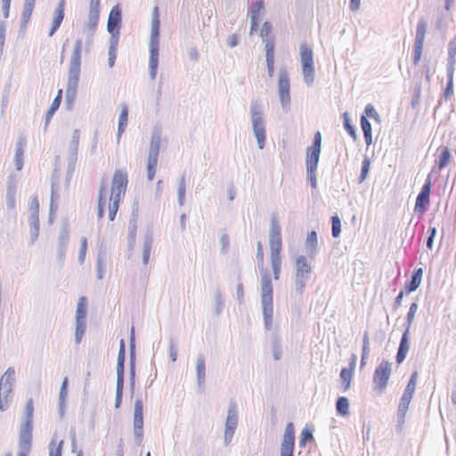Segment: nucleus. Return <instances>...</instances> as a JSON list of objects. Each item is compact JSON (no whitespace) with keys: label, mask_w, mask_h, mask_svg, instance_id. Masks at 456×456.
Instances as JSON below:
<instances>
[{"label":"nucleus","mask_w":456,"mask_h":456,"mask_svg":"<svg viewBox=\"0 0 456 456\" xmlns=\"http://www.w3.org/2000/svg\"><path fill=\"white\" fill-rule=\"evenodd\" d=\"M83 41L81 38L76 39L69 62L68 82L66 87V102L72 105L77 95L78 87L81 59H82Z\"/></svg>","instance_id":"1"},{"label":"nucleus","mask_w":456,"mask_h":456,"mask_svg":"<svg viewBox=\"0 0 456 456\" xmlns=\"http://www.w3.org/2000/svg\"><path fill=\"white\" fill-rule=\"evenodd\" d=\"M159 7L155 6L152 11V19L151 24V37L149 42V75L151 79L154 80L158 73L159 55Z\"/></svg>","instance_id":"2"},{"label":"nucleus","mask_w":456,"mask_h":456,"mask_svg":"<svg viewBox=\"0 0 456 456\" xmlns=\"http://www.w3.org/2000/svg\"><path fill=\"white\" fill-rule=\"evenodd\" d=\"M261 304L264 319V325L266 330L273 328V285L271 276L266 270L261 272Z\"/></svg>","instance_id":"3"},{"label":"nucleus","mask_w":456,"mask_h":456,"mask_svg":"<svg viewBox=\"0 0 456 456\" xmlns=\"http://www.w3.org/2000/svg\"><path fill=\"white\" fill-rule=\"evenodd\" d=\"M33 411V400L30 398L27 401L25 405L24 422L20 426L19 434L20 452L17 456H28L31 450Z\"/></svg>","instance_id":"4"},{"label":"nucleus","mask_w":456,"mask_h":456,"mask_svg":"<svg viewBox=\"0 0 456 456\" xmlns=\"http://www.w3.org/2000/svg\"><path fill=\"white\" fill-rule=\"evenodd\" d=\"M128 183L127 174L121 170H116L111 183V192L109 204V219L113 221L116 217L118 204L122 196L125 195Z\"/></svg>","instance_id":"5"},{"label":"nucleus","mask_w":456,"mask_h":456,"mask_svg":"<svg viewBox=\"0 0 456 456\" xmlns=\"http://www.w3.org/2000/svg\"><path fill=\"white\" fill-rule=\"evenodd\" d=\"M249 116L252 131L256 139L257 146L260 150H263L266 141V124L262 106L258 102H251Z\"/></svg>","instance_id":"6"},{"label":"nucleus","mask_w":456,"mask_h":456,"mask_svg":"<svg viewBox=\"0 0 456 456\" xmlns=\"http://www.w3.org/2000/svg\"><path fill=\"white\" fill-rule=\"evenodd\" d=\"M312 266L305 256H299L295 261V292L302 295L311 279Z\"/></svg>","instance_id":"7"},{"label":"nucleus","mask_w":456,"mask_h":456,"mask_svg":"<svg viewBox=\"0 0 456 456\" xmlns=\"http://www.w3.org/2000/svg\"><path fill=\"white\" fill-rule=\"evenodd\" d=\"M417 310H418V304L412 303L411 305L409 312L407 314L406 329L401 338L399 348H398V351L396 354V362L398 364L402 363L404 361V359L407 355V353L410 349V345H409L410 329H411V323L414 320Z\"/></svg>","instance_id":"8"},{"label":"nucleus","mask_w":456,"mask_h":456,"mask_svg":"<svg viewBox=\"0 0 456 456\" xmlns=\"http://www.w3.org/2000/svg\"><path fill=\"white\" fill-rule=\"evenodd\" d=\"M278 96L283 111H289L290 108V80L285 68L280 69L278 78Z\"/></svg>","instance_id":"9"},{"label":"nucleus","mask_w":456,"mask_h":456,"mask_svg":"<svg viewBox=\"0 0 456 456\" xmlns=\"http://www.w3.org/2000/svg\"><path fill=\"white\" fill-rule=\"evenodd\" d=\"M238 424L239 413L237 403L230 402L224 424V442L225 445H229L232 443Z\"/></svg>","instance_id":"10"},{"label":"nucleus","mask_w":456,"mask_h":456,"mask_svg":"<svg viewBox=\"0 0 456 456\" xmlns=\"http://www.w3.org/2000/svg\"><path fill=\"white\" fill-rule=\"evenodd\" d=\"M75 319V343L78 345L81 343L86 329V298L85 297L78 299Z\"/></svg>","instance_id":"11"},{"label":"nucleus","mask_w":456,"mask_h":456,"mask_svg":"<svg viewBox=\"0 0 456 456\" xmlns=\"http://www.w3.org/2000/svg\"><path fill=\"white\" fill-rule=\"evenodd\" d=\"M134 436L137 445H141L143 440V402L138 397L134 408Z\"/></svg>","instance_id":"12"},{"label":"nucleus","mask_w":456,"mask_h":456,"mask_svg":"<svg viewBox=\"0 0 456 456\" xmlns=\"http://www.w3.org/2000/svg\"><path fill=\"white\" fill-rule=\"evenodd\" d=\"M269 245L271 257L281 256V226L277 217L272 216L269 228Z\"/></svg>","instance_id":"13"},{"label":"nucleus","mask_w":456,"mask_h":456,"mask_svg":"<svg viewBox=\"0 0 456 456\" xmlns=\"http://www.w3.org/2000/svg\"><path fill=\"white\" fill-rule=\"evenodd\" d=\"M391 363L383 360L376 368L373 374L375 389H379L380 392H383L387 388L391 376Z\"/></svg>","instance_id":"14"},{"label":"nucleus","mask_w":456,"mask_h":456,"mask_svg":"<svg viewBox=\"0 0 456 456\" xmlns=\"http://www.w3.org/2000/svg\"><path fill=\"white\" fill-rule=\"evenodd\" d=\"M295 444V431L292 422L286 425L281 445V456H293Z\"/></svg>","instance_id":"15"},{"label":"nucleus","mask_w":456,"mask_h":456,"mask_svg":"<svg viewBox=\"0 0 456 456\" xmlns=\"http://www.w3.org/2000/svg\"><path fill=\"white\" fill-rule=\"evenodd\" d=\"M79 139H80V131L78 129H75L72 133V137L69 143V148H68L67 159H68L69 172H73L76 167V162L77 160Z\"/></svg>","instance_id":"16"},{"label":"nucleus","mask_w":456,"mask_h":456,"mask_svg":"<svg viewBox=\"0 0 456 456\" xmlns=\"http://www.w3.org/2000/svg\"><path fill=\"white\" fill-rule=\"evenodd\" d=\"M99 18L100 12L89 11L88 20L84 26V30L87 33L86 41L85 43V51L86 53L90 51V47L93 43V37L99 22Z\"/></svg>","instance_id":"17"},{"label":"nucleus","mask_w":456,"mask_h":456,"mask_svg":"<svg viewBox=\"0 0 456 456\" xmlns=\"http://www.w3.org/2000/svg\"><path fill=\"white\" fill-rule=\"evenodd\" d=\"M121 20V8L118 4H116L110 10L107 22V30L111 36H119Z\"/></svg>","instance_id":"18"},{"label":"nucleus","mask_w":456,"mask_h":456,"mask_svg":"<svg viewBox=\"0 0 456 456\" xmlns=\"http://www.w3.org/2000/svg\"><path fill=\"white\" fill-rule=\"evenodd\" d=\"M161 141H162L161 129L155 127L151 133L148 159H159Z\"/></svg>","instance_id":"19"},{"label":"nucleus","mask_w":456,"mask_h":456,"mask_svg":"<svg viewBox=\"0 0 456 456\" xmlns=\"http://www.w3.org/2000/svg\"><path fill=\"white\" fill-rule=\"evenodd\" d=\"M135 379V343H134V329H131L130 336V387L132 392L134 389Z\"/></svg>","instance_id":"20"},{"label":"nucleus","mask_w":456,"mask_h":456,"mask_svg":"<svg viewBox=\"0 0 456 456\" xmlns=\"http://www.w3.org/2000/svg\"><path fill=\"white\" fill-rule=\"evenodd\" d=\"M356 355L353 354L352 362H350L349 368H343L340 371V379L342 380V388L344 392H346L351 384L353 373L355 367Z\"/></svg>","instance_id":"21"},{"label":"nucleus","mask_w":456,"mask_h":456,"mask_svg":"<svg viewBox=\"0 0 456 456\" xmlns=\"http://www.w3.org/2000/svg\"><path fill=\"white\" fill-rule=\"evenodd\" d=\"M320 155H321L320 151L307 149L306 159H305V166H306L307 173H312L313 171H317Z\"/></svg>","instance_id":"22"},{"label":"nucleus","mask_w":456,"mask_h":456,"mask_svg":"<svg viewBox=\"0 0 456 456\" xmlns=\"http://www.w3.org/2000/svg\"><path fill=\"white\" fill-rule=\"evenodd\" d=\"M69 243V233L66 230L60 232L58 237V261L62 264L65 259L66 250Z\"/></svg>","instance_id":"23"},{"label":"nucleus","mask_w":456,"mask_h":456,"mask_svg":"<svg viewBox=\"0 0 456 456\" xmlns=\"http://www.w3.org/2000/svg\"><path fill=\"white\" fill-rule=\"evenodd\" d=\"M25 146V137L20 136L16 142V151L14 156L15 167L18 171L21 170L23 167V154Z\"/></svg>","instance_id":"24"},{"label":"nucleus","mask_w":456,"mask_h":456,"mask_svg":"<svg viewBox=\"0 0 456 456\" xmlns=\"http://www.w3.org/2000/svg\"><path fill=\"white\" fill-rule=\"evenodd\" d=\"M299 50L302 67L314 66L313 50L305 43L300 45Z\"/></svg>","instance_id":"25"},{"label":"nucleus","mask_w":456,"mask_h":456,"mask_svg":"<svg viewBox=\"0 0 456 456\" xmlns=\"http://www.w3.org/2000/svg\"><path fill=\"white\" fill-rule=\"evenodd\" d=\"M196 374L198 387H203L206 381V364L203 355H198L196 362Z\"/></svg>","instance_id":"26"},{"label":"nucleus","mask_w":456,"mask_h":456,"mask_svg":"<svg viewBox=\"0 0 456 456\" xmlns=\"http://www.w3.org/2000/svg\"><path fill=\"white\" fill-rule=\"evenodd\" d=\"M318 236L315 231H312L308 233L305 248L308 256L314 257L317 253Z\"/></svg>","instance_id":"27"},{"label":"nucleus","mask_w":456,"mask_h":456,"mask_svg":"<svg viewBox=\"0 0 456 456\" xmlns=\"http://www.w3.org/2000/svg\"><path fill=\"white\" fill-rule=\"evenodd\" d=\"M153 243V235L151 232H147L144 235L142 245V264L148 265L151 256V250Z\"/></svg>","instance_id":"28"},{"label":"nucleus","mask_w":456,"mask_h":456,"mask_svg":"<svg viewBox=\"0 0 456 456\" xmlns=\"http://www.w3.org/2000/svg\"><path fill=\"white\" fill-rule=\"evenodd\" d=\"M422 268L416 269L413 272L410 282L405 287L407 293L413 292L419 287L422 280Z\"/></svg>","instance_id":"29"},{"label":"nucleus","mask_w":456,"mask_h":456,"mask_svg":"<svg viewBox=\"0 0 456 456\" xmlns=\"http://www.w3.org/2000/svg\"><path fill=\"white\" fill-rule=\"evenodd\" d=\"M127 120H128V109L126 106H123L120 115H119V118H118V133H117L118 142H119L122 134L125 132V129L127 126Z\"/></svg>","instance_id":"30"},{"label":"nucleus","mask_w":456,"mask_h":456,"mask_svg":"<svg viewBox=\"0 0 456 456\" xmlns=\"http://www.w3.org/2000/svg\"><path fill=\"white\" fill-rule=\"evenodd\" d=\"M28 223H29V226H30L31 242L34 243L38 239V235H39L38 215H35V214L30 215Z\"/></svg>","instance_id":"31"},{"label":"nucleus","mask_w":456,"mask_h":456,"mask_svg":"<svg viewBox=\"0 0 456 456\" xmlns=\"http://www.w3.org/2000/svg\"><path fill=\"white\" fill-rule=\"evenodd\" d=\"M412 397H413L412 395L403 394V396L401 398V401H400V403L398 406V411H397V415L400 419H402V420L404 419V417L406 415V412L408 411V408H409V405H410V403H411Z\"/></svg>","instance_id":"32"},{"label":"nucleus","mask_w":456,"mask_h":456,"mask_svg":"<svg viewBox=\"0 0 456 456\" xmlns=\"http://www.w3.org/2000/svg\"><path fill=\"white\" fill-rule=\"evenodd\" d=\"M361 126L365 139V142L369 146L372 143L371 125L365 116H362L361 118Z\"/></svg>","instance_id":"33"},{"label":"nucleus","mask_w":456,"mask_h":456,"mask_svg":"<svg viewBox=\"0 0 456 456\" xmlns=\"http://www.w3.org/2000/svg\"><path fill=\"white\" fill-rule=\"evenodd\" d=\"M12 391L11 386H0V411H4L8 408V398Z\"/></svg>","instance_id":"34"},{"label":"nucleus","mask_w":456,"mask_h":456,"mask_svg":"<svg viewBox=\"0 0 456 456\" xmlns=\"http://www.w3.org/2000/svg\"><path fill=\"white\" fill-rule=\"evenodd\" d=\"M428 205L429 196L419 192L416 200L414 211L423 214L428 209Z\"/></svg>","instance_id":"35"},{"label":"nucleus","mask_w":456,"mask_h":456,"mask_svg":"<svg viewBox=\"0 0 456 456\" xmlns=\"http://www.w3.org/2000/svg\"><path fill=\"white\" fill-rule=\"evenodd\" d=\"M427 28H428V21L424 18H420L417 24V28H416V37H415L416 43H423L424 44Z\"/></svg>","instance_id":"36"},{"label":"nucleus","mask_w":456,"mask_h":456,"mask_svg":"<svg viewBox=\"0 0 456 456\" xmlns=\"http://www.w3.org/2000/svg\"><path fill=\"white\" fill-rule=\"evenodd\" d=\"M118 41V36H111L110 48H109V59H108V65L110 68H112L114 66V63H115V61L117 58Z\"/></svg>","instance_id":"37"},{"label":"nucleus","mask_w":456,"mask_h":456,"mask_svg":"<svg viewBox=\"0 0 456 456\" xmlns=\"http://www.w3.org/2000/svg\"><path fill=\"white\" fill-rule=\"evenodd\" d=\"M106 197V187L104 184L102 185L99 191L98 206H97V217L102 219L104 216V205Z\"/></svg>","instance_id":"38"},{"label":"nucleus","mask_w":456,"mask_h":456,"mask_svg":"<svg viewBox=\"0 0 456 456\" xmlns=\"http://www.w3.org/2000/svg\"><path fill=\"white\" fill-rule=\"evenodd\" d=\"M264 9V2L256 1L251 4L248 9V14L250 16V20H259L260 13Z\"/></svg>","instance_id":"39"},{"label":"nucleus","mask_w":456,"mask_h":456,"mask_svg":"<svg viewBox=\"0 0 456 456\" xmlns=\"http://www.w3.org/2000/svg\"><path fill=\"white\" fill-rule=\"evenodd\" d=\"M337 412L341 416H346L349 414V401L345 396L338 398L336 403Z\"/></svg>","instance_id":"40"},{"label":"nucleus","mask_w":456,"mask_h":456,"mask_svg":"<svg viewBox=\"0 0 456 456\" xmlns=\"http://www.w3.org/2000/svg\"><path fill=\"white\" fill-rule=\"evenodd\" d=\"M272 351L273 359L275 361L280 360L282 354V348L281 345V339L276 334H273L272 337Z\"/></svg>","instance_id":"41"},{"label":"nucleus","mask_w":456,"mask_h":456,"mask_svg":"<svg viewBox=\"0 0 456 456\" xmlns=\"http://www.w3.org/2000/svg\"><path fill=\"white\" fill-rule=\"evenodd\" d=\"M304 82L307 86H313L315 78L314 66L302 67Z\"/></svg>","instance_id":"42"},{"label":"nucleus","mask_w":456,"mask_h":456,"mask_svg":"<svg viewBox=\"0 0 456 456\" xmlns=\"http://www.w3.org/2000/svg\"><path fill=\"white\" fill-rule=\"evenodd\" d=\"M67 387H68V378H64V379L61 383L60 395H59V411H60L61 415H62L63 411H64L65 401H66V397H67V394H68Z\"/></svg>","instance_id":"43"},{"label":"nucleus","mask_w":456,"mask_h":456,"mask_svg":"<svg viewBox=\"0 0 456 456\" xmlns=\"http://www.w3.org/2000/svg\"><path fill=\"white\" fill-rule=\"evenodd\" d=\"M106 257L104 253H99L96 261L97 278L102 280L105 274Z\"/></svg>","instance_id":"44"},{"label":"nucleus","mask_w":456,"mask_h":456,"mask_svg":"<svg viewBox=\"0 0 456 456\" xmlns=\"http://www.w3.org/2000/svg\"><path fill=\"white\" fill-rule=\"evenodd\" d=\"M14 376H15L14 368L9 367L0 379V386H11V387H12V383L14 381Z\"/></svg>","instance_id":"45"},{"label":"nucleus","mask_w":456,"mask_h":456,"mask_svg":"<svg viewBox=\"0 0 456 456\" xmlns=\"http://www.w3.org/2000/svg\"><path fill=\"white\" fill-rule=\"evenodd\" d=\"M185 193H186V183L185 176L182 175L179 181V186L177 191V200L179 206H183L185 201Z\"/></svg>","instance_id":"46"},{"label":"nucleus","mask_w":456,"mask_h":456,"mask_svg":"<svg viewBox=\"0 0 456 456\" xmlns=\"http://www.w3.org/2000/svg\"><path fill=\"white\" fill-rule=\"evenodd\" d=\"M36 0H25L24 8L22 12V20L27 23L31 17Z\"/></svg>","instance_id":"47"},{"label":"nucleus","mask_w":456,"mask_h":456,"mask_svg":"<svg viewBox=\"0 0 456 456\" xmlns=\"http://www.w3.org/2000/svg\"><path fill=\"white\" fill-rule=\"evenodd\" d=\"M60 100H53L49 110H47L46 112V115H45V130H46L53 116L54 115L55 111L59 109L60 107Z\"/></svg>","instance_id":"48"},{"label":"nucleus","mask_w":456,"mask_h":456,"mask_svg":"<svg viewBox=\"0 0 456 456\" xmlns=\"http://www.w3.org/2000/svg\"><path fill=\"white\" fill-rule=\"evenodd\" d=\"M450 159H451V153H450L448 148L444 147L441 151V154L439 156V160L437 162L438 168L439 169L444 168L448 165Z\"/></svg>","instance_id":"49"},{"label":"nucleus","mask_w":456,"mask_h":456,"mask_svg":"<svg viewBox=\"0 0 456 456\" xmlns=\"http://www.w3.org/2000/svg\"><path fill=\"white\" fill-rule=\"evenodd\" d=\"M417 379H418V372L417 371L412 372L403 394L410 395L413 396L415 390H416Z\"/></svg>","instance_id":"50"},{"label":"nucleus","mask_w":456,"mask_h":456,"mask_svg":"<svg viewBox=\"0 0 456 456\" xmlns=\"http://www.w3.org/2000/svg\"><path fill=\"white\" fill-rule=\"evenodd\" d=\"M343 123L344 128L348 132L353 139L355 140L357 138L356 131L354 126L351 124L350 117L347 112L343 113Z\"/></svg>","instance_id":"51"},{"label":"nucleus","mask_w":456,"mask_h":456,"mask_svg":"<svg viewBox=\"0 0 456 456\" xmlns=\"http://www.w3.org/2000/svg\"><path fill=\"white\" fill-rule=\"evenodd\" d=\"M271 264H272V269L273 272V278H274V280H278L279 276H280L281 266V256L271 257Z\"/></svg>","instance_id":"52"},{"label":"nucleus","mask_w":456,"mask_h":456,"mask_svg":"<svg viewBox=\"0 0 456 456\" xmlns=\"http://www.w3.org/2000/svg\"><path fill=\"white\" fill-rule=\"evenodd\" d=\"M125 361L117 362V385H124Z\"/></svg>","instance_id":"53"},{"label":"nucleus","mask_w":456,"mask_h":456,"mask_svg":"<svg viewBox=\"0 0 456 456\" xmlns=\"http://www.w3.org/2000/svg\"><path fill=\"white\" fill-rule=\"evenodd\" d=\"M136 217L137 215L135 214L134 210L133 211V218L129 222L128 226V237L131 238V240H135L136 237V230H137V224H136Z\"/></svg>","instance_id":"54"},{"label":"nucleus","mask_w":456,"mask_h":456,"mask_svg":"<svg viewBox=\"0 0 456 456\" xmlns=\"http://www.w3.org/2000/svg\"><path fill=\"white\" fill-rule=\"evenodd\" d=\"M332 227L331 232L334 238H338L341 232V221L338 216H334L331 217Z\"/></svg>","instance_id":"55"},{"label":"nucleus","mask_w":456,"mask_h":456,"mask_svg":"<svg viewBox=\"0 0 456 456\" xmlns=\"http://www.w3.org/2000/svg\"><path fill=\"white\" fill-rule=\"evenodd\" d=\"M16 205L15 189L9 186L6 193V206L10 209H13Z\"/></svg>","instance_id":"56"},{"label":"nucleus","mask_w":456,"mask_h":456,"mask_svg":"<svg viewBox=\"0 0 456 456\" xmlns=\"http://www.w3.org/2000/svg\"><path fill=\"white\" fill-rule=\"evenodd\" d=\"M260 37L262 40L273 38L272 35V24L269 21L264 22L260 30Z\"/></svg>","instance_id":"57"},{"label":"nucleus","mask_w":456,"mask_h":456,"mask_svg":"<svg viewBox=\"0 0 456 456\" xmlns=\"http://www.w3.org/2000/svg\"><path fill=\"white\" fill-rule=\"evenodd\" d=\"M157 164H158V159H148L147 178L149 181H152L154 178Z\"/></svg>","instance_id":"58"},{"label":"nucleus","mask_w":456,"mask_h":456,"mask_svg":"<svg viewBox=\"0 0 456 456\" xmlns=\"http://www.w3.org/2000/svg\"><path fill=\"white\" fill-rule=\"evenodd\" d=\"M370 159L368 157H365L362 163L361 175L359 177L360 183L363 182L366 179L369 170H370Z\"/></svg>","instance_id":"59"},{"label":"nucleus","mask_w":456,"mask_h":456,"mask_svg":"<svg viewBox=\"0 0 456 456\" xmlns=\"http://www.w3.org/2000/svg\"><path fill=\"white\" fill-rule=\"evenodd\" d=\"M423 43H416L414 42V52H413V63L414 65H418L420 61L422 51H423Z\"/></svg>","instance_id":"60"},{"label":"nucleus","mask_w":456,"mask_h":456,"mask_svg":"<svg viewBox=\"0 0 456 456\" xmlns=\"http://www.w3.org/2000/svg\"><path fill=\"white\" fill-rule=\"evenodd\" d=\"M265 44V57H274V41L273 38L262 40Z\"/></svg>","instance_id":"61"},{"label":"nucleus","mask_w":456,"mask_h":456,"mask_svg":"<svg viewBox=\"0 0 456 456\" xmlns=\"http://www.w3.org/2000/svg\"><path fill=\"white\" fill-rule=\"evenodd\" d=\"M215 303H216V314L219 315L224 308V301L223 299L221 292L217 291L215 294Z\"/></svg>","instance_id":"62"},{"label":"nucleus","mask_w":456,"mask_h":456,"mask_svg":"<svg viewBox=\"0 0 456 456\" xmlns=\"http://www.w3.org/2000/svg\"><path fill=\"white\" fill-rule=\"evenodd\" d=\"M64 5H65V0H61L58 7L56 8L54 12V20L62 22L64 18Z\"/></svg>","instance_id":"63"},{"label":"nucleus","mask_w":456,"mask_h":456,"mask_svg":"<svg viewBox=\"0 0 456 456\" xmlns=\"http://www.w3.org/2000/svg\"><path fill=\"white\" fill-rule=\"evenodd\" d=\"M453 79H447V84L443 94V98L447 101L453 96Z\"/></svg>","instance_id":"64"}]
</instances>
